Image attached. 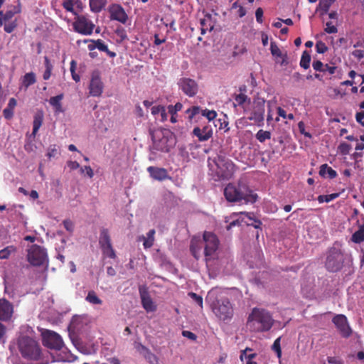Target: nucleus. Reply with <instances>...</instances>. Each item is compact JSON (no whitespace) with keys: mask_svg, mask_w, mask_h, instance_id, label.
<instances>
[{"mask_svg":"<svg viewBox=\"0 0 364 364\" xmlns=\"http://www.w3.org/2000/svg\"><path fill=\"white\" fill-rule=\"evenodd\" d=\"M58 146L55 144L50 145L48 149V152L46 156L49 159H51L52 158L56 157L58 155L60 154Z\"/></svg>","mask_w":364,"mask_h":364,"instance_id":"nucleus-41","label":"nucleus"},{"mask_svg":"<svg viewBox=\"0 0 364 364\" xmlns=\"http://www.w3.org/2000/svg\"><path fill=\"white\" fill-rule=\"evenodd\" d=\"M272 350L277 354L278 358L282 357L281 337L277 338L272 346Z\"/></svg>","mask_w":364,"mask_h":364,"instance_id":"nucleus-40","label":"nucleus"},{"mask_svg":"<svg viewBox=\"0 0 364 364\" xmlns=\"http://www.w3.org/2000/svg\"><path fill=\"white\" fill-rule=\"evenodd\" d=\"M344 262V257L340 249L332 247L327 254L325 263L326 268L331 272H336L341 269Z\"/></svg>","mask_w":364,"mask_h":364,"instance_id":"nucleus-7","label":"nucleus"},{"mask_svg":"<svg viewBox=\"0 0 364 364\" xmlns=\"http://www.w3.org/2000/svg\"><path fill=\"white\" fill-rule=\"evenodd\" d=\"M336 0H319V4L317 7V11H322V14H327L331 6Z\"/></svg>","mask_w":364,"mask_h":364,"instance_id":"nucleus-33","label":"nucleus"},{"mask_svg":"<svg viewBox=\"0 0 364 364\" xmlns=\"http://www.w3.org/2000/svg\"><path fill=\"white\" fill-rule=\"evenodd\" d=\"M3 114H4V117L6 119H10L13 117L14 116V110L6 107L4 109L3 111Z\"/></svg>","mask_w":364,"mask_h":364,"instance_id":"nucleus-59","label":"nucleus"},{"mask_svg":"<svg viewBox=\"0 0 364 364\" xmlns=\"http://www.w3.org/2000/svg\"><path fill=\"white\" fill-rule=\"evenodd\" d=\"M182 335L184 336V337H186L191 340H193V341H195L196 340L197 338V336L195 333L189 331H182Z\"/></svg>","mask_w":364,"mask_h":364,"instance_id":"nucleus-61","label":"nucleus"},{"mask_svg":"<svg viewBox=\"0 0 364 364\" xmlns=\"http://www.w3.org/2000/svg\"><path fill=\"white\" fill-rule=\"evenodd\" d=\"M202 110L198 106H193L186 110L188 118L191 120L196 115L198 114Z\"/></svg>","mask_w":364,"mask_h":364,"instance_id":"nucleus-43","label":"nucleus"},{"mask_svg":"<svg viewBox=\"0 0 364 364\" xmlns=\"http://www.w3.org/2000/svg\"><path fill=\"white\" fill-rule=\"evenodd\" d=\"M141 304L144 309L147 311H154L156 310V306H154L152 299L149 295L141 294Z\"/></svg>","mask_w":364,"mask_h":364,"instance_id":"nucleus-28","label":"nucleus"},{"mask_svg":"<svg viewBox=\"0 0 364 364\" xmlns=\"http://www.w3.org/2000/svg\"><path fill=\"white\" fill-rule=\"evenodd\" d=\"M350 149L351 146L346 142L341 143L338 146L339 151L343 155L348 154Z\"/></svg>","mask_w":364,"mask_h":364,"instance_id":"nucleus-48","label":"nucleus"},{"mask_svg":"<svg viewBox=\"0 0 364 364\" xmlns=\"http://www.w3.org/2000/svg\"><path fill=\"white\" fill-rule=\"evenodd\" d=\"M324 72H328L329 74L333 75L335 73L336 67V66H330L328 64L324 65L323 68Z\"/></svg>","mask_w":364,"mask_h":364,"instance_id":"nucleus-64","label":"nucleus"},{"mask_svg":"<svg viewBox=\"0 0 364 364\" xmlns=\"http://www.w3.org/2000/svg\"><path fill=\"white\" fill-rule=\"evenodd\" d=\"M63 225H64V228L69 232H72L73 230V228H74V225H73V223L71 220H65L63 221Z\"/></svg>","mask_w":364,"mask_h":364,"instance_id":"nucleus-60","label":"nucleus"},{"mask_svg":"<svg viewBox=\"0 0 364 364\" xmlns=\"http://www.w3.org/2000/svg\"><path fill=\"white\" fill-rule=\"evenodd\" d=\"M212 291H209L206 301L210 303V307L214 314L222 321L230 320L233 316V308L228 299L211 301Z\"/></svg>","mask_w":364,"mask_h":364,"instance_id":"nucleus-5","label":"nucleus"},{"mask_svg":"<svg viewBox=\"0 0 364 364\" xmlns=\"http://www.w3.org/2000/svg\"><path fill=\"white\" fill-rule=\"evenodd\" d=\"M168 142L169 140L168 137L163 136L159 141H154V147L157 151L168 152L172 146Z\"/></svg>","mask_w":364,"mask_h":364,"instance_id":"nucleus-23","label":"nucleus"},{"mask_svg":"<svg viewBox=\"0 0 364 364\" xmlns=\"http://www.w3.org/2000/svg\"><path fill=\"white\" fill-rule=\"evenodd\" d=\"M3 24L4 31L8 33H12L17 26L16 20L4 22Z\"/></svg>","mask_w":364,"mask_h":364,"instance_id":"nucleus-42","label":"nucleus"},{"mask_svg":"<svg viewBox=\"0 0 364 364\" xmlns=\"http://www.w3.org/2000/svg\"><path fill=\"white\" fill-rule=\"evenodd\" d=\"M63 94H60L54 97H51L49 103L54 107L55 113L63 112V109L61 105V100L63 99Z\"/></svg>","mask_w":364,"mask_h":364,"instance_id":"nucleus-25","label":"nucleus"},{"mask_svg":"<svg viewBox=\"0 0 364 364\" xmlns=\"http://www.w3.org/2000/svg\"><path fill=\"white\" fill-rule=\"evenodd\" d=\"M155 232H156L155 230L152 229V230H150L147 232L146 237H145L144 236L142 237V239L144 240L143 245H144V248L147 249V248H150L153 246L154 242Z\"/></svg>","mask_w":364,"mask_h":364,"instance_id":"nucleus-32","label":"nucleus"},{"mask_svg":"<svg viewBox=\"0 0 364 364\" xmlns=\"http://www.w3.org/2000/svg\"><path fill=\"white\" fill-rule=\"evenodd\" d=\"M312 66L316 71L324 72V64L320 60H314L312 63Z\"/></svg>","mask_w":364,"mask_h":364,"instance_id":"nucleus-54","label":"nucleus"},{"mask_svg":"<svg viewBox=\"0 0 364 364\" xmlns=\"http://www.w3.org/2000/svg\"><path fill=\"white\" fill-rule=\"evenodd\" d=\"M332 321L343 338H348L350 336L352 330L348 325L346 316L343 314H338L333 318Z\"/></svg>","mask_w":364,"mask_h":364,"instance_id":"nucleus-15","label":"nucleus"},{"mask_svg":"<svg viewBox=\"0 0 364 364\" xmlns=\"http://www.w3.org/2000/svg\"><path fill=\"white\" fill-rule=\"evenodd\" d=\"M208 163L210 171L217 180L229 179L234 173L235 164L221 153L213 158L209 157Z\"/></svg>","mask_w":364,"mask_h":364,"instance_id":"nucleus-2","label":"nucleus"},{"mask_svg":"<svg viewBox=\"0 0 364 364\" xmlns=\"http://www.w3.org/2000/svg\"><path fill=\"white\" fill-rule=\"evenodd\" d=\"M44 119V113L43 110H38L33 115V132L31 136L33 137L37 134L39 129L43 124Z\"/></svg>","mask_w":364,"mask_h":364,"instance_id":"nucleus-22","label":"nucleus"},{"mask_svg":"<svg viewBox=\"0 0 364 364\" xmlns=\"http://www.w3.org/2000/svg\"><path fill=\"white\" fill-rule=\"evenodd\" d=\"M255 17H256V21L259 23H262L263 10L262 8L259 7V8L257 9V10L255 11Z\"/></svg>","mask_w":364,"mask_h":364,"instance_id":"nucleus-57","label":"nucleus"},{"mask_svg":"<svg viewBox=\"0 0 364 364\" xmlns=\"http://www.w3.org/2000/svg\"><path fill=\"white\" fill-rule=\"evenodd\" d=\"M273 324L271 314L264 309L254 308L247 318V326L255 332L268 331Z\"/></svg>","mask_w":364,"mask_h":364,"instance_id":"nucleus-3","label":"nucleus"},{"mask_svg":"<svg viewBox=\"0 0 364 364\" xmlns=\"http://www.w3.org/2000/svg\"><path fill=\"white\" fill-rule=\"evenodd\" d=\"M264 112L265 100L264 99L259 98L253 102L248 119L254 121L255 123L259 124L260 123H262L264 119Z\"/></svg>","mask_w":364,"mask_h":364,"instance_id":"nucleus-11","label":"nucleus"},{"mask_svg":"<svg viewBox=\"0 0 364 364\" xmlns=\"http://www.w3.org/2000/svg\"><path fill=\"white\" fill-rule=\"evenodd\" d=\"M93 43H95V47L97 48L100 51L105 52L107 50V46L105 44L102 40L97 39L96 41H92Z\"/></svg>","mask_w":364,"mask_h":364,"instance_id":"nucleus-47","label":"nucleus"},{"mask_svg":"<svg viewBox=\"0 0 364 364\" xmlns=\"http://www.w3.org/2000/svg\"><path fill=\"white\" fill-rule=\"evenodd\" d=\"M251 214L252 213H245L246 216L248 217V218L250 220H252V222L251 223H249L248 225H250L253 226L256 229H260L261 226H262V222L259 220H257V219L252 218L251 217Z\"/></svg>","mask_w":364,"mask_h":364,"instance_id":"nucleus-49","label":"nucleus"},{"mask_svg":"<svg viewBox=\"0 0 364 364\" xmlns=\"http://www.w3.org/2000/svg\"><path fill=\"white\" fill-rule=\"evenodd\" d=\"M202 115L205 117L209 121L213 120L217 117V113L214 110L205 109L201 111Z\"/></svg>","mask_w":364,"mask_h":364,"instance_id":"nucleus-46","label":"nucleus"},{"mask_svg":"<svg viewBox=\"0 0 364 364\" xmlns=\"http://www.w3.org/2000/svg\"><path fill=\"white\" fill-rule=\"evenodd\" d=\"M351 240L357 244L364 241V224L360 225L358 230L353 234Z\"/></svg>","mask_w":364,"mask_h":364,"instance_id":"nucleus-31","label":"nucleus"},{"mask_svg":"<svg viewBox=\"0 0 364 364\" xmlns=\"http://www.w3.org/2000/svg\"><path fill=\"white\" fill-rule=\"evenodd\" d=\"M339 196V193H335L329 195H320L317 198V200L319 203H328L337 198Z\"/></svg>","mask_w":364,"mask_h":364,"instance_id":"nucleus-37","label":"nucleus"},{"mask_svg":"<svg viewBox=\"0 0 364 364\" xmlns=\"http://www.w3.org/2000/svg\"><path fill=\"white\" fill-rule=\"evenodd\" d=\"M352 55L360 60L364 58V50H355L352 52Z\"/></svg>","mask_w":364,"mask_h":364,"instance_id":"nucleus-58","label":"nucleus"},{"mask_svg":"<svg viewBox=\"0 0 364 364\" xmlns=\"http://www.w3.org/2000/svg\"><path fill=\"white\" fill-rule=\"evenodd\" d=\"M18 349L26 360L38 361L43 358L41 348L38 341L28 336H21L17 341Z\"/></svg>","mask_w":364,"mask_h":364,"instance_id":"nucleus-4","label":"nucleus"},{"mask_svg":"<svg viewBox=\"0 0 364 364\" xmlns=\"http://www.w3.org/2000/svg\"><path fill=\"white\" fill-rule=\"evenodd\" d=\"M248 350L250 351V350H252V349L250 348H246L245 350L241 351L240 359L242 360H243L244 356H245V358L247 359V360H252L253 358H255L256 357V355H257L256 353L247 354L246 353Z\"/></svg>","mask_w":364,"mask_h":364,"instance_id":"nucleus-51","label":"nucleus"},{"mask_svg":"<svg viewBox=\"0 0 364 364\" xmlns=\"http://www.w3.org/2000/svg\"><path fill=\"white\" fill-rule=\"evenodd\" d=\"M316 52L318 53H324L328 50V47L325 43L322 41H318L316 44Z\"/></svg>","mask_w":364,"mask_h":364,"instance_id":"nucleus-52","label":"nucleus"},{"mask_svg":"<svg viewBox=\"0 0 364 364\" xmlns=\"http://www.w3.org/2000/svg\"><path fill=\"white\" fill-rule=\"evenodd\" d=\"M27 260L33 266L39 267L47 260V252L45 248L32 245L28 250Z\"/></svg>","mask_w":364,"mask_h":364,"instance_id":"nucleus-8","label":"nucleus"},{"mask_svg":"<svg viewBox=\"0 0 364 364\" xmlns=\"http://www.w3.org/2000/svg\"><path fill=\"white\" fill-rule=\"evenodd\" d=\"M109 18L125 24L128 20V15L124 8L118 4H112L108 8Z\"/></svg>","mask_w":364,"mask_h":364,"instance_id":"nucleus-14","label":"nucleus"},{"mask_svg":"<svg viewBox=\"0 0 364 364\" xmlns=\"http://www.w3.org/2000/svg\"><path fill=\"white\" fill-rule=\"evenodd\" d=\"M270 51L272 55L278 58H282V61L281 64H284L285 58H287V55H283L280 48L277 46V43L274 41H272L270 43Z\"/></svg>","mask_w":364,"mask_h":364,"instance_id":"nucleus-29","label":"nucleus"},{"mask_svg":"<svg viewBox=\"0 0 364 364\" xmlns=\"http://www.w3.org/2000/svg\"><path fill=\"white\" fill-rule=\"evenodd\" d=\"M104 85L98 75H93L89 85V93L91 96L99 97L103 92Z\"/></svg>","mask_w":364,"mask_h":364,"instance_id":"nucleus-17","label":"nucleus"},{"mask_svg":"<svg viewBox=\"0 0 364 364\" xmlns=\"http://www.w3.org/2000/svg\"><path fill=\"white\" fill-rule=\"evenodd\" d=\"M42 342L46 348L55 350H60L64 346L61 336L50 330H45L42 333Z\"/></svg>","mask_w":364,"mask_h":364,"instance_id":"nucleus-9","label":"nucleus"},{"mask_svg":"<svg viewBox=\"0 0 364 364\" xmlns=\"http://www.w3.org/2000/svg\"><path fill=\"white\" fill-rule=\"evenodd\" d=\"M15 12L13 11H7L4 14H0L2 16L0 18V24L2 25L4 22L11 21V20L14 17Z\"/></svg>","mask_w":364,"mask_h":364,"instance_id":"nucleus-44","label":"nucleus"},{"mask_svg":"<svg viewBox=\"0 0 364 364\" xmlns=\"http://www.w3.org/2000/svg\"><path fill=\"white\" fill-rule=\"evenodd\" d=\"M75 31L82 35H90L95 28L94 23L85 16H77L73 23Z\"/></svg>","mask_w":364,"mask_h":364,"instance_id":"nucleus-12","label":"nucleus"},{"mask_svg":"<svg viewBox=\"0 0 364 364\" xmlns=\"http://www.w3.org/2000/svg\"><path fill=\"white\" fill-rule=\"evenodd\" d=\"M13 314V304L6 299H0V321H10L12 318Z\"/></svg>","mask_w":364,"mask_h":364,"instance_id":"nucleus-16","label":"nucleus"},{"mask_svg":"<svg viewBox=\"0 0 364 364\" xmlns=\"http://www.w3.org/2000/svg\"><path fill=\"white\" fill-rule=\"evenodd\" d=\"M319 175L324 178L333 179L337 176V172L328 166L327 164H324L320 166Z\"/></svg>","mask_w":364,"mask_h":364,"instance_id":"nucleus-24","label":"nucleus"},{"mask_svg":"<svg viewBox=\"0 0 364 364\" xmlns=\"http://www.w3.org/2000/svg\"><path fill=\"white\" fill-rule=\"evenodd\" d=\"M80 171L82 173H83L85 171L87 175L90 178H92V176H94L93 171H92V168L89 166H86L84 168H81Z\"/></svg>","mask_w":364,"mask_h":364,"instance_id":"nucleus-63","label":"nucleus"},{"mask_svg":"<svg viewBox=\"0 0 364 364\" xmlns=\"http://www.w3.org/2000/svg\"><path fill=\"white\" fill-rule=\"evenodd\" d=\"M203 247V240L199 237H193L191 240L190 251L193 257L198 260L201 256V250Z\"/></svg>","mask_w":364,"mask_h":364,"instance_id":"nucleus-20","label":"nucleus"},{"mask_svg":"<svg viewBox=\"0 0 364 364\" xmlns=\"http://www.w3.org/2000/svg\"><path fill=\"white\" fill-rule=\"evenodd\" d=\"M327 361L331 364H343V360L337 358L336 357H328Z\"/></svg>","mask_w":364,"mask_h":364,"instance_id":"nucleus-62","label":"nucleus"},{"mask_svg":"<svg viewBox=\"0 0 364 364\" xmlns=\"http://www.w3.org/2000/svg\"><path fill=\"white\" fill-rule=\"evenodd\" d=\"M63 6L67 11L75 14L74 11V3L73 0H65L63 3Z\"/></svg>","mask_w":364,"mask_h":364,"instance_id":"nucleus-50","label":"nucleus"},{"mask_svg":"<svg viewBox=\"0 0 364 364\" xmlns=\"http://www.w3.org/2000/svg\"><path fill=\"white\" fill-rule=\"evenodd\" d=\"M311 55L307 50H304L300 60V66L304 69H308L310 67Z\"/></svg>","mask_w":364,"mask_h":364,"instance_id":"nucleus-36","label":"nucleus"},{"mask_svg":"<svg viewBox=\"0 0 364 364\" xmlns=\"http://www.w3.org/2000/svg\"><path fill=\"white\" fill-rule=\"evenodd\" d=\"M224 196L231 203H254L257 199V195L241 181L237 184H228L224 189Z\"/></svg>","mask_w":364,"mask_h":364,"instance_id":"nucleus-1","label":"nucleus"},{"mask_svg":"<svg viewBox=\"0 0 364 364\" xmlns=\"http://www.w3.org/2000/svg\"><path fill=\"white\" fill-rule=\"evenodd\" d=\"M256 139L261 143L264 142L267 139H271V132L269 131H264L263 129H259L256 135Z\"/></svg>","mask_w":364,"mask_h":364,"instance_id":"nucleus-38","label":"nucleus"},{"mask_svg":"<svg viewBox=\"0 0 364 364\" xmlns=\"http://www.w3.org/2000/svg\"><path fill=\"white\" fill-rule=\"evenodd\" d=\"M99 245L104 255L111 259L116 257L115 251L112 247L111 238L107 229L102 228L101 230Z\"/></svg>","mask_w":364,"mask_h":364,"instance_id":"nucleus-10","label":"nucleus"},{"mask_svg":"<svg viewBox=\"0 0 364 364\" xmlns=\"http://www.w3.org/2000/svg\"><path fill=\"white\" fill-rule=\"evenodd\" d=\"M45 65H46V70L44 71L43 77L45 80H47L50 77L51 71L53 69V65L50 63V60L48 57H45Z\"/></svg>","mask_w":364,"mask_h":364,"instance_id":"nucleus-39","label":"nucleus"},{"mask_svg":"<svg viewBox=\"0 0 364 364\" xmlns=\"http://www.w3.org/2000/svg\"><path fill=\"white\" fill-rule=\"evenodd\" d=\"M141 349L145 352L144 358L150 363H156L158 359L155 354H154L148 348L143 345H140Z\"/></svg>","mask_w":364,"mask_h":364,"instance_id":"nucleus-35","label":"nucleus"},{"mask_svg":"<svg viewBox=\"0 0 364 364\" xmlns=\"http://www.w3.org/2000/svg\"><path fill=\"white\" fill-rule=\"evenodd\" d=\"M204 256L206 262L217 257L220 241L215 234L205 231L203 234Z\"/></svg>","mask_w":364,"mask_h":364,"instance_id":"nucleus-6","label":"nucleus"},{"mask_svg":"<svg viewBox=\"0 0 364 364\" xmlns=\"http://www.w3.org/2000/svg\"><path fill=\"white\" fill-rule=\"evenodd\" d=\"M36 82V74L33 72L26 73L21 80V86L26 90Z\"/></svg>","mask_w":364,"mask_h":364,"instance_id":"nucleus-26","label":"nucleus"},{"mask_svg":"<svg viewBox=\"0 0 364 364\" xmlns=\"http://www.w3.org/2000/svg\"><path fill=\"white\" fill-rule=\"evenodd\" d=\"M324 31L327 33H337L338 29L334 25H333L332 22L329 21L326 23Z\"/></svg>","mask_w":364,"mask_h":364,"instance_id":"nucleus-53","label":"nucleus"},{"mask_svg":"<svg viewBox=\"0 0 364 364\" xmlns=\"http://www.w3.org/2000/svg\"><path fill=\"white\" fill-rule=\"evenodd\" d=\"M247 100V96L246 95L242 94V93L237 95L235 97V102L239 105H243L246 102Z\"/></svg>","mask_w":364,"mask_h":364,"instance_id":"nucleus-55","label":"nucleus"},{"mask_svg":"<svg viewBox=\"0 0 364 364\" xmlns=\"http://www.w3.org/2000/svg\"><path fill=\"white\" fill-rule=\"evenodd\" d=\"M193 134L200 141H205L212 137L213 129L210 125H205L202 128L196 127L193 129Z\"/></svg>","mask_w":364,"mask_h":364,"instance_id":"nucleus-18","label":"nucleus"},{"mask_svg":"<svg viewBox=\"0 0 364 364\" xmlns=\"http://www.w3.org/2000/svg\"><path fill=\"white\" fill-rule=\"evenodd\" d=\"M85 300L92 304L101 305L102 304V300L97 296L95 291H88Z\"/></svg>","mask_w":364,"mask_h":364,"instance_id":"nucleus-34","label":"nucleus"},{"mask_svg":"<svg viewBox=\"0 0 364 364\" xmlns=\"http://www.w3.org/2000/svg\"><path fill=\"white\" fill-rule=\"evenodd\" d=\"M147 171L150 174V176L156 181H162L170 178L167 170L164 168L149 166Z\"/></svg>","mask_w":364,"mask_h":364,"instance_id":"nucleus-19","label":"nucleus"},{"mask_svg":"<svg viewBox=\"0 0 364 364\" xmlns=\"http://www.w3.org/2000/svg\"><path fill=\"white\" fill-rule=\"evenodd\" d=\"M17 248L14 245H9L0 250V259H7L12 254L16 253Z\"/></svg>","mask_w":364,"mask_h":364,"instance_id":"nucleus-30","label":"nucleus"},{"mask_svg":"<svg viewBox=\"0 0 364 364\" xmlns=\"http://www.w3.org/2000/svg\"><path fill=\"white\" fill-rule=\"evenodd\" d=\"M355 119L358 123L364 127V111L355 114Z\"/></svg>","mask_w":364,"mask_h":364,"instance_id":"nucleus-56","label":"nucleus"},{"mask_svg":"<svg viewBox=\"0 0 364 364\" xmlns=\"http://www.w3.org/2000/svg\"><path fill=\"white\" fill-rule=\"evenodd\" d=\"M178 85L182 92L190 97H194L198 93V83L193 79L181 77L178 82Z\"/></svg>","mask_w":364,"mask_h":364,"instance_id":"nucleus-13","label":"nucleus"},{"mask_svg":"<svg viewBox=\"0 0 364 364\" xmlns=\"http://www.w3.org/2000/svg\"><path fill=\"white\" fill-rule=\"evenodd\" d=\"M107 0H89V4L91 11L100 13L106 6Z\"/></svg>","mask_w":364,"mask_h":364,"instance_id":"nucleus-27","label":"nucleus"},{"mask_svg":"<svg viewBox=\"0 0 364 364\" xmlns=\"http://www.w3.org/2000/svg\"><path fill=\"white\" fill-rule=\"evenodd\" d=\"M188 296L191 297L200 308H203V298L194 292H189Z\"/></svg>","mask_w":364,"mask_h":364,"instance_id":"nucleus-45","label":"nucleus"},{"mask_svg":"<svg viewBox=\"0 0 364 364\" xmlns=\"http://www.w3.org/2000/svg\"><path fill=\"white\" fill-rule=\"evenodd\" d=\"M200 23L201 25L200 32L202 35H204L207 31H211L215 26V21L210 14H206L204 18L200 19Z\"/></svg>","mask_w":364,"mask_h":364,"instance_id":"nucleus-21","label":"nucleus"}]
</instances>
